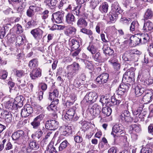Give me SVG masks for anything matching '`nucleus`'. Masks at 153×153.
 <instances>
[{"label": "nucleus", "mask_w": 153, "mask_h": 153, "mask_svg": "<svg viewBox=\"0 0 153 153\" xmlns=\"http://www.w3.org/2000/svg\"><path fill=\"white\" fill-rule=\"evenodd\" d=\"M141 53L140 51L136 49H131L126 51L123 54L122 58L125 61L129 62L125 65V69H127L128 64L130 66L132 65L135 62H137Z\"/></svg>", "instance_id": "nucleus-1"}, {"label": "nucleus", "mask_w": 153, "mask_h": 153, "mask_svg": "<svg viewBox=\"0 0 153 153\" xmlns=\"http://www.w3.org/2000/svg\"><path fill=\"white\" fill-rule=\"evenodd\" d=\"M135 69L133 67L127 70L124 74L123 78V80H125L128 82L127 84L130 83L133 84L134 80V71Z\"/></svg>", "instance_id": "nucleus-2"}, {"label": "nucleus", "mask_w": 153, "mask_h": 153, "mask_svg": "<svg viewBox=\"0 0 153 153\" xmlns=\"http://www.w3.org/2000/svg\"><path fill=\"white\" fill-rule=\"evenodd\" d=\"M100 101L102 104L110 103L111 105H118L121 102L120 100H117L115 97L113 96L111 97H108L107 96H102L100 99Z\"/></svg>", "instance_id": "nucleus-3"}, {"label": "nucleus", "mask_w": 153, "mask_h": 153, "mask_svg": "<svg viewBox=\"0 0 153 153\" xmlns=\"http://www.w3.org/2000/svg\"><path fill=\"white\" fill-rule=\"evenodd\" d=\"M124 131V127L121 124L114 125L112 128L111 134L115 138L122 134Z\"/></svg>", "instance_id": "nucleus-4"}, {"label": "nucleus", "mask_w": 153, "mask_h": 153, "mask_svg": "<svg viewBox=\"0 0 153 153\" xmlns=\"http://www.w3.org/2000/svg\"><path fill=\"white\" fill-rule=\"evenodd\" d=\"M119 119L120 121L123 123H131L133 120L131 116L130 113L128 110L123 111L119 116Z\"/></svg>", "instance_id": "nucleus-5"}, {"label": "nucleus", "mask_w": 153, "mask_h": 153, "mask_svg": "<svg viewBox=\"0 0 153 153\" xmlns=\"http://www.w3.org/2000/svg\"><path fill=\"white\" fill-rule=\"evenodd\" d=\"M97 98V95L96 93L94 92H91L86 94L83 101L85 102L91 103L95 102Z\"/></svg>", "instance_id": "nucleus-6"}, {"label": "nucleus", "mask_w": 153, "mask_h": 153, "mask_svg": "<svg viewBox=\"0 0 153 153\" xmlns=\"http://www.w3.org/2000/svg\"><path fill=\"white\" fill-rule=\"evenodd\" d=\"M45 117V114L43 113L37 116L31 123V125L34 129H37L39 128L40 122L43 120Z\"/></svg>", "instance_id": "nucleus-7"}, {"label": "nucleus", "mask_w": 153, "mask_h": 153, "mask_svg": "<svg viewBox=\"0 0 153 153\" xmlns=\"http://www.w3.org/2000/svg\"><path fill=\"white\" fill-rule=\"evenodd\" d=\"M59 126V122L55 120H47L45 123V128L50 130H54L58 128Z\"/></svg>", "instance_id": "nucleus-8"}, {"label": "nucleus", "mask_w": 153, "mask_h": 153, "mask_svg": "<svg viewBox=\"0 0 153 153\" xmlns=\"http://www.w3.org/2000/svg\"><path fill=\"white\" fill-rule=\"evenodd\" d=\"M75 114L74 109L73 108H70L67 111L63 118V119L64 118L68 121L72 120H76L78 119V117H75Z\"/></svg>", "instance_id": "nucleus-9"}, {"label": "nucleus", "mask_w": 153, "mask_h": 153, "mask_svg": "<svg viewBox=\"0 0 153 153\" xmlns=\"http://www.w3.org/2000/svg\"><path fill=\"white\" fill-rule=\"evenodd\" d=\"M33 111V108L30 105H26L21 110V115L22 117H25L29 116Z\"/></svg>", "instance_id": "nucleus-10"}, {"label": "nucleus", "mask_w": 153, "mask_h": 153, "mask_svg": "<svg viewBox=\"0 0 153 153\" xmlns=\"http://www.w3.org/2000/svg\"><path fill=\"white\" fill-rule=\"evenodd\" d=\"M52 20L56 23H60L62 22L63 19V14L62 12L58 11L53 14Z\"/></svg>", "instance_id": "nucleus-11"}, {"label": "nucleus", "mask_w": 153, "mask_h": 153, "mask_svg": "<svg viewBox=\"0 0 153 153\" xmlns=\"http://www.w3.org/2000/svg\"><path fill=\"white\" fill-rule=\"evenodd\" d=\"M129 88L128 85L121 84L120 85L118 90L116 91V93L118 95L120 96L121 97L122 95L128 91Z\"/></svg>", "instance_id": "nucleus-12"}, {"label": "nucleus", "mask_w": 153, "mask_h": 153, "mask_svg": "<svg viewBox=\"0 0 153 153\" xmlns=\"http://www.w3.org/2000/svg\"><path fill=\"white\" fill-rule=\"evenodd\" d=\"M109 76L107 73H103L98 76L96 79V81L99 84H103L108 81Z\"/></svg>", "instance_id": "nucleus-13"}, {"label": "nucleus", "mask_w": 153, "mask_h": 153, "mask_svg": "<svg viewBox=\"0 0 153 153\" xmlns=\"http://www.w3.org/2000/svg\"><path fill=\"white\" fill-rule=\"evenodd\" d=\"M101 107L97 103H95L90 109V111L91 114L95 117L99 115L100 112Z\"/></svg>", "instance_id": "nucleus-14"}, {"label": "nucleus", "mask_w": 153, "mask_h": 153, "mask_svg": "<svg viewBox=\"0 0 153 153\" xmlns=\"http://www.w3.org/2000/svg\"><path fill=\"white\" fill-rule=\"evenodd\" d=\"M145 95L143 96L142 100L144 104H147L150 102L153 97V94L151 91H146Z\"/></svg>", "instance_id": "nucleus-15"}, {"label": "nucleus", "mask_w": 153, "mask_h": 153, "mask_svg": "<svg viewBox=\"0 0 153 153\" xmlns=\"http://www.w3.org/2000/svg\"><path fill=\"white\" fill-rule=\"evenodd\" d=\"M112 111V109L110 107L108 106L104 107L102 110V114L101 115H100L99 117L101 120L102 118L108 117L111 114Z\"/></svg>", "instance_id": "nucleus-16"}, {"label": "nucleus", "mask_w": 153, "mask_h": 153, "mask_svg": "<svg viewBox=\"0 0 153 153\" xmlns=\"http://www.w3.org/2000/svg\"><path fill=\"white\" fill-rule=\"evenodd\" d=\"M39 7L36 5H31L29 7V8L27 11V16L29 17L33 16L34 15V13L37 12L39 10Z\"/></svg>", "instance_id": "nucleus-17"}, {"label": "nucleus", "mask_w": 153, "mask_h": 153, "mask_svg": "<svg viewBox=\"0 0 153 153\" xmlns=\"http://www.w3.org/2000/svg\"><path fill=\"white\" fill-rule=\"evenodd\" d=\"M24 135V132L22 130H18L14 132L12 135V137L13 140L17 141L20 140Z\"/></svg>", "instance_id": "nucleus-18"}, {"label": "nucleus", "mask_w": 153, "mask_h": 153, "mask_svg": "<svg viewBox=\"0 0 153 153\" xmlns=\"http://www.w3.org/2000/svg\"><path fill=\"white\" fill-rule=\"evenodd\" d=\"M32 79H36L41 76V70L39 68L33 69L30 74Z\"/></svg>", "instance_id": "nucleus-19"}, {"label": "nucleus", "mask_w": 153, "mask_h": 153, "mask_svg": "<svg viewBox=\"0 0 153 153\" xmlns=\"http://www.w3.org/2000/svg\"><path fill=\"white\" fill-rule=\"evenodd\" d=\"M59 96V92L57 90L54 89L53 91H51L50 92L49 99L51 100L55 101L56 102V104L58 103L59 101L58 99H56Z\"/></svg>", "instance_id": "nucleus-20"}, {"label": "nucleus", "mask_w": 153, "mask_h": 153, "mask_svg": "<svg viewBox=\"0 0 153 153\" xmlns=\"http://www.w3.org/2000/svg\"><path fill=\"white\" fill-rule=\"evenodd\" d=\"M120 7L119 5L118 2L117 1L115 2L112 4L111 5V13L113 14L117 13L119 14L121 12Z\"/></svg>", "instance_id": "nucleus-21"}, {"label": "nucleus", "mask_w": 153, "mask_h": 153, "mask_svg": "<svg viewBox=\"0 0 153 153\" xmlns=\"http://www.w3.org/2000/svg\"><path fill=\"white\" fill-rule=\"evenodd\" d=\"M30 33L35 38H41L42 37L43 31L39 28L32 30Z\"/></svg>", "instance_id": "nucleus-22"}, {"label": "nucleus", "mask_w": 153, "mask_h": 153, "mask_svg": "<svg viewBox=\"0 0 153 153\" xmlns=\"http://www.w3.org/2000/svg\"><path fill=\"white\" fill-rule=\"evenodd\" d=\"M75 21V18L72 13H68L65 16V21L67 23L73 25V22Z\"/></svg>", "instance_id": "nucleus-23"}, {"label": "nucleus", "mask_w": 153, "mask_h": 153, "mask_svg": "<svg viewBox=\"0 0 153 153\" xmlns=\"http://www.w3.org/2000/svg\"><path fill=\"white\" fill-rule=\"evenodd\" d=\"M143 30L145 32L152 30H153V23L149 21L145 22Z\"/></svg>", "instance_id": "nucleus-24"}, {"label": "nucleus", "mask_w": 153, "mask_h": 153, "mask_svg": "<svg viewBox=\"0 0 153 153\" xmlns=\"http://www.w3.org/2000/svg\"><path fill=\"white\" fill-rule=\"evenodd\" d=\"M69 43L72 48L75 50L77 49L79 47V43L76 39H69Z\"/></svg>", "instance_id": "nucleus-25"}, {"label": "nucleus", "mask_w": 153, "mask_h": 153, "mask_svg": "<svg viewBox=\"0 0 153 153\" xmlns=\"http://www.w3.org/2000/svg\"><path fill=\"white\" fill-rule=\"evenodd\" d=\"M69 68H70L69 71V73L73 75L76 71L78 70L79 68V66L78 63L74 62L69 66Z\"/></svg>", "instance_id": "nucleus-26"}, {"label": "nucleus", "mask_w": 153, "mask_h": 153, "mask_svg": "<svg viewBox=\"0 0 153 153\" xmlns=\"http://www.w3.org/2000/svg\"><path fill=\"white\" fill-rule=\"evenodd\" d=\"M153 17V12L151 9H147L146 11L143 19L145 21L148 19H151Z\"/></svg>", "instance_id": "nucleus-27"}, {"label": "nucleus", "mask_w": 153, "mask_h": 153, "mask_svg": "<svg viewBox=\"0 0 153 153\" xmlns=\"http://www.w3.org/2000/svg\"><path fill=\"white\" fill-rule=\"evenodd\" d=\"M44 129V127L42 128V129H38L37 131H36L34 134H33L31 135V137L33 139H36V138L39 139L42 136L43 134V132L42 130Z\"/></svg>", "instance_id": "nucleus-28"}, {"label": "nucleus", "mask_w": 153, "mask_h": 153, "mask_svg": "<svg viewBox=\"0 0 153 153\" xmlns=\"http://www.w3.org/2000/svg\"><path fill=\"white\" fill-rule=\"evenodd\" d=\"M135 92L136 96L138 97L145 93V89L141 86H137L135 88Z\"/></svg>", "instance_id": "nucleus-29"}, {"label": "nucleus", "mask_w": 153, "mask_h": 153, "mask_svg": "<svg viewBox=\"0 0 153 153\" xmlns=\"http://www.w3.org/2000/svg\"><path fill=\"white\" fill-rule=\"evenodd\" d=\"M92 57L94 60L99 62H104L106 60V59L102 58L99 52H97L95 55H93Z\"/></svg>", "instance_id": "nucleus-30"}, {"label": "nucleus", "mask_w": 153, "mask_h": 153, "mask_svg": "<svg viewBox=\"0 0 153 153\" xmlns=\"http://www.w3.org/2000/svg\"><path fill=\"white\" fill-rule=\"evenodd\" d=\"M128 37H129L130 38H131L132 37L134 38V37H137L138 38L139 37H137V36H140V37L143 38H150V36H149V33H139L137 34H135L134 35H132L131 34L128 35Z\"/></svg>", "instance_id": "nucleus-31"}, {"label": "nucleus", "mask_w": 153, "mask_h": 153, "mask_svg": "<svg viewBox=\"0 0 153 153\" xmlns=\"http://www.w3.org/2000/svg\"><path fill=\"white\" fill-rule=\"evenodd\" d=\"M77 25L78 27L83 28L87 27L88 23L84 19L80 18L78 20Z\"/></svg>", "instance_id": "nucleus-32"}, {"label": "nucleus", "mask_w": 153, "mask_h": 153, "mask_svg": "<svg viewBox=\"0 0 153 153\" xmlns=\"http://www.w3.org/2000/svg\"><path fill=\"white\" fill-rule=\"evenodd\" d=\"M103 53L105 54H108L109 55H111L114 53V51L106 45H104L102 48Z\"/></svg>", "instance_id": "nucleus-33"}, {"label": "nucleus", "mask_w": 153, "mask_h": 153, "mask_svg": "<svg viewBox=\"0 0 153 153\" xmlns=\"http://www.w3.org/2000/svg\"><path fill=\"white\" fill-rule=\"evenodd\" d=\"M143 106L141 105L135 109H133L132 113L134 115H138L139 118H140L141 115V112L142 111Z\"/></svg>", "instance_id": "nucleus-34"}, {"label": "nucleus", "mask_w": 153, "mask_h": 153, "mask_svg": "<svg viewBox=\"0 0 153 153\" xmlns=\"http://www.w3.org/2000/svg\"><path fill=\"white\" fill-rule=\"evenodd\" d=\"M23 96H19L16 97L14 99V102L15 104L16 105V106H21L22 105V103L23 102L22 98Z\"/></svg>", "instance_id": "nucleus-35"}, {"label": "nucleus", "mask_w": 153, "mask_h": 153, "mask_svg": "<svg viewBox=\"0 0 153 153\" xmlns=\"http://www.w3.org/2000/svg\"><path fill=\"white\" fill-rule=\"evenodd\" d=\"M38 66V61L36 59H33L29 62L28 66L30 68H36Z\"/></svg>", "instance_id": "nucleus-36"}, {"label": "nucleus", "mask_w": 153, "mask_h": 153, "mask_svg": "<svg viewBox=\"0 0 153 153\" xmlns=\"http://www.w3.org/2000/svg\"><path fill=\"white\" fill-rule=\"evenodd\" d=\"M108 5L106 2L103 3L99 7L100 10L102 12L107 13L108 10Z\"/></svg>", "instance_id": "nucleus-37"}, {"label": "nucleus", "mask_w": 153, "mask_h": 153, "mask_svg": "<svg viewBox=\"0 0 153 153\" xmlns=\"http://www.w3.org/2000/svg\"><path fill=\"white\" fill-rule=\"evenodd\" d=\"M5 114V122L8 123H10L12 121V114H11L7 111H4Z\"/></svg>", "instance_id": "nucleus-38"}, {"label": "nucleus", "mask_w": 153, "mask_h": 153, "mask_svg": "<svg viewBox=\"0 0 153 153\" xmlns=\"http://www.w3.org/2000/svg\"><path fill=\"white\" fill-rule=\"evenodd\" d=\"M132 130L136 133H140L141 131L140 125L139 124L132 125L131 126Z\"/></svg>", "instance_id": "nucleus-39"}, {"label": "nucleus", "mask_w": 153, "mask_h": 153, "mask_svg": "<svg viewBox=\"0 0 153 153\" xmlns=\"http://www.w3.org/2000/svg\"><path fill=\"white\" fill-rule=\"evenodd\" d=\"M17 107L16 105L14 102H11L10 101L7 102L5 105L6 108L8 109L9 110L14 109Z\"/></svg>", "instance_id": "nucleus-40"}, {"label": "nucleus", "mask_w": 153, "mask_h": 153, "mask_svg": "<svg viewBox=\"0 0 153 153\" xmlns=\"http://www.w3.org/2000/svg\"><path fill=\"white\" fill-rule=\"evenodd\" d=\"M81 6L79 5L76 7H74V9L72 10L73 13L77 16L81 15Z\"/></svg>", "instance_id": "nucleus-41"}, {"label": "nucleus", "mask_w": 153, "mask_h": 153, "mask_svg": "<svg viewBox=\"0 0 153 153\" xmlns=\"http://www.w3.org/2000/svg\"><path fill=\"white\" fill-rule=\"evenodd\" d=\"M29 145L31 149L34 150H36L39 148V144L33 141H30L29 143Z\"/></svg>", "instance_id": "nucleus-42"}, {"label": "nucleus", "mask_w": 153, "mask_h": 153, "mask_svg": "<svg viewBox=\"0 0 153 153\" xmlns=\"http://www.w3.org/2000/svg\"><path fill=\"white\" fill-rule=\"evenodd\" d=\"M104 26V23L102 22H99L97 23L95 27L96 32L100 34V30Z\"/></svg>", "instance_id": "nucleus-43"}, {"label": "nucleus", "mask_w": 153, "mask_h": 153, "mask_svg": "<svg viewBox=\"0 0 153 153\" xmlns=\"http://www.w3.org/2000/svg\"><path fill=\"white\" fill-rule=\"evenodd\" d=\"M75 141L77 143H80L83 141L82 137L80 135V132H78L74 137Z\"/></svg>", "instance_id": "nucleus-44"}, {"label": "nucleus", "mask_w": 153, "mask_h": 153, "mask_svg": "<svg viewBox=\"0 0 153 153\" xmlns=\"http://www.w3.org/2000/svg\"><path fill=\"white\" fill-rule=\"evenodd\" d=\"M71 127L69 126H65L63 130V134L64 135H68L72 133Z\"/></svg>", "instance_id": "nucleus-45"}, {"label": "nucleus", "mask_w": 153, "mask_h": 153, "mask_svg": "<svg viewBox=\"0 0 153 153\" xmlns=\"http://www.w3.org/2000/svg\"><path fill=\"white\" fill-rule=\"evenodd\" d=\"M83 79H75L74 81L73 84L74 85L76 88H78L81 85L83 84Z\"/></svg>", "instance_id": "nucleus-46"}, {"label": "nucleus", "mask_w": 153, "mask_h": 153, "mask_svg": "<svg viewBox=\"0 0 153 153\" xmlns=\"http://www.w3.org/2000/svg\"><path fill=\"white\" fill-rule=\"evenodd\" d=\"M67 3L66 0H61L58 7L59 9H66Z\"/></svg>", "instance_id": "nucleus-47"}, {"label": "nucleus", "mask_w": 153, "mask_h": 153, "mask_svg": "<svg viewBox=\"0 0 153 153\" xmlns=\"http://www.w3.org/2000/svg\"><path fill=\"white\" fill-rule=\"evenodd\" d=\"M47 150L50 153H56L57 152L55 147L53 146L51 144H49L47 148Z\"/></svg>", "instance_id": "nucleus-48"}, {"label": "nucleus", "mask_w": 153, "mask_h": 153, "mask_svg": "<svg viewBox=\"0 0 153 153\" xmlns=\"http://www.w3.org/2000/svg\"><path fill=\"white\" fill-rule=\"evenodd\" d=\"M139 24L137 21H134L133 22L130 27V30L131 31H134L135 29H137L138 27Z\"/></svg>", "instance_id": "nucleus-49"}, {"label": "nucleus", "mask_w": 153, "mask_h": 153, "mask_svg": "<svg viewBox=\"0 0 153 153\" xmlns=\"http://www.w3.org/2000/svg\"><path fill=\"white\" fill-rule=\"evenodd\" d=\"M101 0H91L90 6L93 9H94L100 2Z\"/></svg>", "instance_id": "nucleus-50"}, {"label": "nucleus", "mask_w": 153, "mask_h": 153, "mask_svg": "<svg viewBox=\"0 0 153 153\" xmlns=\"http://www.w3.org/2000/svg\"><path fill=\"white\" fill-rule=\"evenodd\" d=\"M68 141L66 140H65L63 141L60 144L59 147V151H61L67 147L68 144Z\"/></svg>", "instance_id": "nucleus-51"}, {"label": "nucleus", "mask_w": 153, "mask_h": 153, "mask_svg": "<svg viewBox=\"0 0 153 153\" xmlns=\"http://www.w3.org/2000/svg\"><path fill=\"white\" fill-rule=\"evenodd\" d=\"M87 49L93 54H95L96 52V48L91 44L87 47Z\"/></svg>", "instance_id": "nucleus-52"}, {"label": "nucleus", "mask_w": 153, "mask_h": 153, "mask_svg": "<svg viewBox=\"0 0 153 153\" xmlns=\"http://www.w3.org/2000/svg\"><path fill=\"white\" fill-rule=\"evenodd\" d=\"M142 41L141 39H134V40H132L130 39V43L131 44H133V46H135L140 43V42Z\"/></svg>", "instance_id": "nucleus-53"}, {"label": "nucleus", "mask_w": 153, "mask_h": 153, "mask_svg": "<svg viewBox=\"0 0 153 153\" xmlns=\"http://www.w3.org/2000/svg\"><path fill=\"white\" fill-rule=\"evenodd\" d=\"M17 84L19 85L20 88H23L26 85L25 81V80L18 79Z\"/></svg>", "instance_id": "nucleus-54"}, {"label": "nucleus", "mask_w": 153, "mask_h": 153, "mask_svg": "<svg viewBox=\"0 0 153 153\" xmlns=\"http://www.w3.org/2000/svg\"><path fill=\"white\" fill-rule=\"evenodd\" d=\"M152 150L149 148L143 147L141 151V153H152Z\"/></svg>", "instance_id": "nucleus-55"}, {"label": "nucleus", "mask_w": 153, "mask_h": 153, "mask_svg": "<svg viewBox=\"0 0 153 153\" xmlns=\"http://www.w3.org/2000/svg\"><path fill=\"white\" fill-rule=\"evenodd\" d=\"M56 102L55 101H53L52 102L51 104L47 107V109L49 111L54 110L56 109L55 104Z\"/></svg>", "instance_id": "nucleus-56"}, {"label": "nucleus", "mask_w": 153, "mask_h": 153, "mask_svg": "<svg viewBox=\"0 0 153 153\" xmlns=\"http://www.w3.org/2000/svg\"><path fill=\"white\" fill-rule=\"evenodd\" d=\"M111 13V14L109 16L111 22H114L117 19V16L119 14H117V13L113 14L112 13Z\"/></svg>", "instance_id": "nucleus-57"}, {"label": "nucleus", "mask_w": 153, "mask_h": 153, "mask_svg": "<svg viewBox=\"0 0 153 153\" xmlns=\"http://www.w3.org/2000/svg\"><path fill=\"white\" fill-rule=\"evenodd\" d=\"M46 3L49 6H54L56 4V0H45Z\"/></svg>", "instance_id": "nucleus-58"}, {"label": "nucleus", "mask_w": 153, "mask_h": 153, "mask_svg": "<svg viewBox=\"0 0 153 153\" xmlns=\"http://www.w3.org/2000/svg\"><path fill=\"white\" fill-rule=\"evenodd\" d=\"M49 11L48 10H45L41 14V18L43 19H47L48 16Z\"/></svg>", "instance_id": "nucleus-59"}, {"label": "nucleus", "mask_w": 153, "mask_h": 153, "mask_svg": "<svg viewBox=\"0 0 153 153\" xmlns=\"http://www.w3.org/2000/svg\"><path fill=\"white\" fill-rule=\"evenodd\" d=\"M148 51L149 53V55L151 56H153V42L149 45L148 48Z\"/></svg>", "instance_id": "nucleus-60"}, {"label": "nucleus", "mask_w": 153, "mask_h": 153, "mask_svg": "<svg viewBox=\"0 0 153 153\" xmlns=\"http://www.w3.org/2000/svg\"><path fill=\"white\" fill-rule=\"evenodd\" d=\"M16 27H17L16 31L17 33H21L23 32V30L22 26L20 25L17 24Z\"/></svg>", "instance_id": "nucleus-61"}, {"label": "nucleus", "mask_w": 153, "mask_h": 153, "mask_svg": "<svg viewBox=\"0 0 153 153\" xmlns=\"http://www.w3.org/2000/svg\"><path fill=\"white\" fill-rule=\"evenodd\" d=\"M80 31L87 34L91 35L92 34V32L91 30L85 28H82L81 29Z\"/></svg>", "instance_id": "nucleus-62"}, {"label": "nucleus", "mask_w": 153, "mask_h": 153, "mask_svg": "<svg viewBox=\"0 0 153 153\" xmlns=\"http://www.w3.org/2000/svg\"><path fill=\"white\" fill-rule=\"evenodd\" d=\"M35 23V22L33 20H31L27 22L26 26L27 28H30L33 26Z\"/></svg>", "instance_id": "nucleus-63"}, {"label": "nucleus", "mask_w": 153, "mask_h": 153, "mask_svg": "<svg viewBox=\"0 0 153 153\" xmlns=\"http://www.w3.org/2000/svg\"><path fill=\"white\" fill-rule=\"evenodd\" d=\"M146 84L147 85H150L153 83V79L151 78L147 79L145 81Z\"/></svg>", "instance_id": "nucleus-64"}]
</instances>
